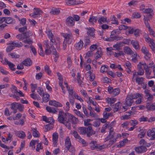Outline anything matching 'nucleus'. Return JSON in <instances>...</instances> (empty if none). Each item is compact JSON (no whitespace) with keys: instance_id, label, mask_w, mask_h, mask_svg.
<instances>
[{"instance_id":"nucleus-47","label":"nucleus","mask_w":155,"mask_h":155,"mask_svg":"<svg viewBox=\"0 0 155 155\" xmlns=\"http://www.w3.org/2000/svg\"><path fill=\"white\" fill-rule=\"evenodd\" d=\"M5 19V21L6 24H9L12 23L13 19L11 17H4Z\"/></svg>"},{"instance_id":"nucleus-9","label":"nucleus","mask_w":155,"mask_h":155,"mask_svg":"<svg viewBox=\"0 0 155 155\" xmlns=\"http://www.w3.org/2000/svg\"><path fill=\"white\" fill-rule=\"evenodd\" d=\"M135 150L137 153H140L145 152L147 150V149L145 147L141 146L135 147Z\"/></svg>"},{"instance_id":"nucleus-55","label":"nucleus","mask_w":155,"mask_h":155,"mask_svg":"<svg viewBox=\"0 0 155 155\" xmlns=\"http://www.w3.org/2000/svg\"><path fill=\"white\" fill-rule=\"evenodd\" d=\"M146 132L147 131L145 130H142L140 133L139 134V137L140 138L143 137L145 135Z\"/></svg>"},{"instance_id":"nucleus-32","label":"nucleus","mask_w":155,"mask_h":155,"mask_svg":"<svg viewBox=\"0 0 155 155\" xmlns=\"http://www.w3.org/2000/svg\"><path fill=\"white\" fill-rule=\"evenodd\" d=\"M120 90L118 88H117L113 90L111 94L114 97L118 95L120 93Z\"/></svg>"},{"instance_id":"nucleus-17","label":"nucleus","mask_w":155,"mask_h":155,"mask_svg":"<svg viewBox=\"0 0 155 155\" xmlns=\"http://www.w3.org/2000/svg\"><path fill=\"white\" fill-rule=\"evenodd\" d=\"M134 102L133 100L131 97V96L128 95L126 99V104L127 106H130Z\"/></svg>"},{"instance_id":"nucleus-63","label":"nucleus","mask_w":155,"mask_h":155,"mask_svg":"<svg viewBox=\"0 0 155 155\" xmlns=\"http://www.w3.org/2000/svg\"><path fill=\"white\" fill-rule=\"evenodd\" d=\"M37 92L41 96H42V95H43V94H44L43 90L40 87H38V88Z\"/></svg>"},{"instance_id":"nucleus-59","label":"nucleus","mask_w":155,"mask_h":155,"mask_svg":"<svg viewBox=\"0 0 155 155\" xmlns=\"http://www.w3.org/2000/svg\"><path fill=\"white\" fill-rule=\"evenodd\" d=\"M18 104L16 102H14L12 103L11 105V108L12 110H14L17 109V105Z\"/></svg>"},{"instance_id":"nucleus-23","label":"nucleus","mask_w":155,"mask_h":155,"mask_svg":"<svg viewBox=\"0 0 155 155\" xmlns=\"http://www.w3.org/2000/svg\"><path fill=\"white\" fill-rule=\"evenodd\" d=\"M131 43L132 44L133 47L136 49H139V45L138 41L137 40H132L131 41Z\"/></svg>"},{"instance_id":"nucleus-41","label":"nucleus","mask_w":155,"mask_h":155,"mask_svg":"<svg viewBox=\"0 0 155 155\" xmlns=\"http://www.w3.org/2000/svg\"><path fill=\"white\" fill-rule=\"evenodd\" d=\"M43 101L45 102H48L49 100L50 95L48 94H43Z\"/></svg>"},{"instance_id":"nucleus-62","label":"nucleus","mask_w":155,"mask_h":155,"mask_svg":"<svg viewBox=\"0 0 155 155\" xmlns=\"http://www.w3.org/2000/svg\"><path fill=\"white\" fill-rule=\"evenodd\" d=\"M50 83V82L48 81H47L46 82L45 84H46V88L48 91H51L52 88L49 85V84Z\"/></svg>"},{"instance_id":"nucleus-31","label":"nucleus","mask_w":155,"mask_h":155,"mask_svg":"<svg viewBox=\"0 0 155 155\" xmlns=\"http://www.w3.org/2000/svg\"><path fill=\"white\" fill-rule=\"evenodd\" d=\"M143 97V95L142 94L136 93V94H134L131 96V97L132 99H136L138 97H140L142 98Z\"/></svg>"},{"instance_id":"nucleus-25","label":"nucleus","mask_w":155,"mask_h":155,"mask_svg":"<svg viewBox=\"0 0 155 155\" xmlns=\"http://www.w3.org/2000/svg\"><path fill=\"white\" fill-rule=\"evenodd\" d=\"M83 42L81 40L76 44V48L77 50H80L82 48L83 45Z\"/></svg>"},{"instance_id":"nucleus-7","label":"nucleus","mask_w":155,"mask_h":155,"mask_svg":"<svg viewBox=\"0 0 155 155\" xmlns=\"http://www.w3.org/2000/svg\"><path fill=\"white\" fill-rule=\"evenodd\" d=\"M128 33L130 34H133L134 33L135 36L137 37L140 35V31L138 29H134L133 28H130L128 31Z\"/></svg>"},{"instance_id":"nucleus-21","label":"nucleus","mask_w":155,"mask_h":155,"mask_svg":"<svg viewBox=\"0 0 155 155\" xmlns=\"http://www.w3.org/2000/svg\"><path fill=\"white\" fill-rule=\"evenodd\" d=\"M94 55L95 56V58L96 59L101 58L102 56V54L101 48H99L98 49L97 51L95 53Z\"/></svg>"},{"instance_id":"nucleus-4","label":"nucleus","mask_w":155,"mask_h":155,"mask_svg":"<svg viewBox=\"0 0 155 155\" xmlns=\"http://www.w3.org/2000/svg\"><path fill=\"white\" fill-rule=\"evenodd\" d=\"M32 35V33L30 31L19 34L16 36V38L20 41L23 40L25 38H29Z\"/></svg>"},{"instance_id":"nucleus-11","label":"nucleus","mask_w":155,"mask_h":155,"mask_svg":"<svg viewBox=\"0 0 155 155\" xmlns=\"http://www.w3.org/2000/svg\"><path fill=\"white\" fill-rule=\"evenodd\" d=\"M66 24L69 26H72L74 24V21L73 17L69 16L66 19Z\"/></svg>"},{"instance_id":"nucleus-16","label":"nucleus","mask_w":155,"mask_h":155,"mask_svg":"<svg viewBox=\"0 0 155 155\" xmlns=\"http://www.w3.org/2000/svg\"><path fill=\"white\" fill-rule=\"evenodd\" d=\"M58 135L57 133H54L52 135V141L54 147L57 146V143Z\"/></svg>"},{"instance_id":"nucleus-64","label":"nucleus","mask_w":155,"mask_h":155,"mask_svg":"<svg viewBox=\"0 0 155 155\" xmlns=\"http://www.w3.org/2000/svg\"><path fill=\"white\" fill-rule=\"evenodd\" d=\"M93 55L92 51H89L86 54V55L85 57V58H88L92 56Z\"/></svg>"},{"instance_id":"nucleus-56","label":"nucleus","mask_w":155,"mask_h":155,"mask_svg":"<svg viewBox=\"0 0 155 155\" xmlns=\"http://www.w3.org/2000/svg\"><path fill=\"white\" fill-rule=\"evenodd\" d=\"M72 134L75 138L78 139V140H79L81 137L79 135L77 132L75 130H74L73 131Z\"/></svg>"},{"instance_id":"nucleus-44","label":"nucleus","mask_w":155,"mask_h":155,"mask_svg":"<svg viewBox=\"0 0 155 155\" xmlns=\"http://www.w3.org/2000/svg\"><path fill=\"white\" fill-rule=\"evenodd\" d=\"M68 5H74L78 4L75 0H68L67 2H66Z\"/></svg>"},{"instance_id":"nucleus-35","label":"nucleus","mask_w":155,"mask_h":155,"mask_svg":"<svg viewBox=\"0 0 155 155\" xmlns=\"http://www.w3.org/2000/svg\"><path fill=\"white\" fill-rule=\"evenodd\" d=\"M90 42L91 40L90 38H89V37L88 36L86 37L85 38V43L84 44V47L86 48L87 46L88 45H90Z\"/></svg>"},{"instance_id":"nucleus-30","label":"nucleus","mask_w":155,"mask_h":155,"mask_svg":"<svg viewBox=\"0 0 155 155\" xmlns=\"http://www.w3.org/2000/svg\"><path fill=\"white\" fill-rule=\"evenodd\" d=\"M5 17H0V28L1 29H3L4 28L7 26V25L5 24H2V23L3 22L5 21Z\"/></svg>"},{"instance_id":"nucleus-34","label":"nucleus","mask_w":155,"mask_h":155,"mask_svg":"<svg viewBox=\"0 0 155 155\" xmlns=\"http://www.w3.org/2000/svg\"><path fill=\"white\" fill-rule=\"evenodd\" d=\"M87 128L85 127H80L79 128V133L81 134L85 135L86 133Z\"/></svg>"},{"instance_id":"nucleus-43","label":"nucleus","mask_w":155,"mask_h":155,"mask_svg":"<svg viewBox=\"0 0 155 155\" xmlns=\"http://www.w3.org/2000/svg\"><path fill=\"white\" fill-rule=\"evenodd\" d=\"M132 111H130L128 112H127L126 113L128 114V115H124L122 116L121 117L122 119L123 120H127L130 118V116L131 115Z\"/></svg>"},{"instance_id":"nucleus-27","label":"nucleus","mask_w":155,"mask_h":155,"mask_svg":"<svg viewBox=\"0 0 155 155\" xmlns=\"http://www.w3.org/2000/svg\"><path fill=\"white\" fill-rule=\"evenodd\" d=\"M138 71L137 72V75H142L144 74V70L141 65H137Z\"/></svg>"},{"instance_id":"nucleus-6","label":"nucleus","mask_w":155,"mask_h":155,"mask_svg":"<svg viewBox=\"0 0 155 155\" xmlns=\"http://www.w3.org/2000/svg\"><path fill=\"white\" fill-rule=\"evenodd\" d=\"M42 12L39 8H35L34 9L33 12L30 14V15L34 18H35L38 16L40 15V13Z\"/></svg>"},{"instance_id":"nucleus-57","label":"nucleus","mask_w":155,"mask_h":155,"mask_svg":"<svg viewBox=\"0 0 155 155\" xmlns=\"http://www.w3.org/2000/svg\"><path fill=\"white\" fill-rule=\"evenodd\" d=\"M133 54L132 55V58L131 59V60L133 62L136 63L137 62V53H133Z\"/></svg>"},{"instance_id":"nucleus-29","label":"nucleus","mask_w":155,"mask_h":155,"mask_svg":"<svg viewBox=\"0 0 155 155\" xmlns=\"http://www.w3.org/2000/svg\"><path fill=\"white\" fill-rule=\"evenodd\" d=\"M124 52L127 54L131 55L133 54V52L131 49L128 47H125L124 48Z\"/></svg>"},{"instance_id":"nucleus-49","label":"nucleus","mask_w":155,"mask_h":155,"mask_svg":"<svg viewBox=\"0 0 155 155\" xmlns=\"http://www.w3.org/2000/svg\"><path fill=\"white\" fill-rule=\"evenodd\" d=\"M145 71L146 73V77L147 78H152V77H150L149 76L150 75L151 71L150 70L149 68L146 69L145 70Z\"/></svg>"},{"instance_id":"nucleus-1","label":"nucleus","mask_w":155,"mask_h":155,"mask_svg":"<svg viewBox=\"0 0 155 155\" xmlns=\"http://www.w3.org/2000/svg\"><path fill=\"white\" fill-rule=\"evenodd\" d=\"M58 119L60 123L64 124L69 130L71 128V123L76 124L79 122L78 118L68 113H64L62 110L59 111Z\"/></svg>"},{"instance_id":"nucleus-5","label":"nucleus","mask_w":155,"mask_h":155,"mask_svg":"<svg viewBox=\"0 0 155 155\" xmlns=\"http://www.w3.org/2000/svg\"><path fill=\"white\" fill-rule=\"evenodd\" d=\"M62 36L64 39V41L68 43V44H71L73 40V36L71 33H62L61 34Z\"/></svg>"},{"instance_id":"nucleus-2","label":"nucleus","mask_w":155,"mask_h":155,"mask_svg":"<svg viewBox=\"0 0 155 155\" xmlns=\"http://www.w3.org/2000/svg\"><path fill=\"white\" fill-rule=\"evenodd\" d=\"M47 33L48 38L50 40L51 42H52V44H51V46H50L48 43V40L46 41L44 44L46 48L45 51V53L46 55H48L52 53V54L55 56L54 61L55 62H56L59 58V54L57 51L56 48L53 46V43L56 42L55 40L51 30H48L47 32Z\"/></svg>"},{"instance_id":"nucleus-37","label":"nucleus","mask_w":155,"mask_h":155,"mask_svg":"<svg viewBox=\"0 0 155 155\" xmlns=\"http://www.w3.org/2000/svg\"><path fill=\"white\" fill-rule=\"evenodd\" d=\"M60 12V10L59 8H53L50 13L51 14L56 15H58Z\"/></svg>"},{"instance_id":"nucleus-50","label":"nucleus","mask_w":155,"mask_h":155,"mask_svg":"<svg viewBox=\"0 0 155 155\" xmlns=\"http://www.w3.org/2000/svg\"><path fill=\"white\" fill-rule=\"evenodd\" d=\"M78 141L79 142L82 143L84 146H87L88 145V143L81 137L78 140Z\"/></svg>"},{"instance_id":"nucleus-54","label":"nucleus","mask_w":155,"mask_h":155,"mask_svg":"<svg viewBox=\"0 0 155 155\" xmlns=\"http://www.w3.org/2000/svg\"><path fill=\"white\" fill-rule=\"evenodd\" d=\"M132 16L134 18H138L141 17V15L139 13L134 12Z\"/></svg>"},{"instance_id":"nucleus-53","label":"nucleus","mask_w":155,"mask_h":155,"mask_svg":"<svg viewBox=\"0 0 155 155\" xmlns=\"http://www.w3.org/2000/svg\"><path fill=\"white\" fill-rule=\"evenodd\" d=\"M144 20L145 24L146 27L148 28V29L150 28V25L148 22V19L147 17H144Z\"/></svg>"},{"instance_id":"nucleus-38","label":"nucleus","mask_w":155,"mask_h":155,"mask_svg":"<svg viewBox=\"0 0 155 155\" xmlns=\"http://www.w3.org/2000/svg\"><path fill=\"white\" fill-rule=\"evenodd\" d=\"M17 136L21 139H23L25 137V134L24 132L21 131L18 132Z\"/></svg>"},{"instance_id":"nucleus-45","label":"nucleus","mask_w":155,"mask_h":155,"mask_svg":"<svg viewBox=\"0 0 155 155\" xmlns=\"http://www.w3.org/2000/svg\"><path fill=\"white\" fill-rule=\"evenodd\" d=\"M109 123V122H107L105 124H104L101 130V132L102 133H103L105 132V129L107 128H109V126H108Z\"/></svg>"},{"instance_id":"nucleus-12","label":"nucleus","mask_w":155,"mask_h":155,"mask_svg":"<svg viewBox=\"0 0 155 155\" xmlns=\"http://www.w3.org/2000/svg\"><path fill=\"white\" fill-rule=\"evenodd\" d=\"M95 134V132L93 131L91 127L88 126L87 128L86 134L88 137H90L92 135Z\"/></svg>"},{"instance_id":"nucleus-33","label":"nucleus","mask_w":155,"mask_h":155,"mask_svg":"<svg viewBox=\"0 0 155 155\" xmlns=\"http://www.w3.org/2000/svg\"><path fill=\"white\" fill-rule=\"evenodd\" d=\"M12 44L18 48L21 47L23 45L21 42H19L18 41H14L12 43Z\"/></svg>"},{"instance_id":"nucleus-19","label":"nucleus","mask_w":155,"mask_h":155,"mask_svg":"<svg viewBox=\"0 0 155 155\" xmlns=\"http://www.w3.org/2000/svg\"><path fill=\"white\" fill-rule=\"evenodd\" d=\"M88 31L87 33L88 35H89L91 36L94 37V32L95 31V29L93 28H89L87 29Z\"/></svg>"},{"instance_id":"nucleus-13","label":"nucleus","mask_w":155,"mask_h":155,"mask_svg":"<svg viewBox=\"0 0 155 155\" xmlns=\"http://www.w3.org/2000/svg\"><path fill=\"white\" fill-rule=\"evenodd\" d=\"M49 103L50 105L54 106L56 107L62 106V104L61 103L55 101L50 100Z\"/></svg>"},{"instance_id":"nucleus-24","label":"nucleus","mask_w":155,"mask_h":155,"mask_svg":"<svg viewBox=\"0 0 155 155\" xmlns=\"http://www.w3.org/2000/svg\"><path fill=\"white\" fill-rule=\"evenodd\" d=\"M146 107L148 110L153 111L155 110V103L146 105Z\"/></svg>"},{"instance_id":"nucleus-26","label":"nucleus","mask_w":155,"mask_h":155,"mask_svg":"<svg viewBox=\"0 0 155 155\" xmlns=\"http://www.w3.org/2000/svg\"><path fill=\"white\" fill-rule=\"evenodd\" d=\"M65 145L67 148H69V147L71 145V141L69 137H67L65 142Z\"/></svg>"},{"instance_id":"nucleus-14","label":"nucleus","mask_w":155,"mask_h":155,"mask_svg":"<svg viewBox=\"0 0 155 155\" xmlns=\"http://www.w3.org/2000/svg\"><path fill=\"white\" fill-rule=\"evenodd\" d=\"M42 118L43 121L47 123H50V124H52L54 123V121L52 117L47 118L46 116H42Z\"/></svg>"},{"instance_id":"nucleus-39","label":"nucleus","mask_w":155,"mask_h":155,"mask_svg":"<svg viewBox=\"0 0 155 155\" xmlns=\"http://www.w3.org/2000/svg\"><path fill=\"white\" fill-rule=\"evenodd\" d=\"M144 78L142 77H137L136 78V81L138 84H141L143 83Z\"/></svg>"},{"instance_id":"nucleus-15","label":"nucleus","mask_w":155,"mask_h":155,"mask_svg":"<svg viewBox=\"0 0 155 155\" xmlns=\"http://www.w3.org/2000/svg\"><path fill=\"white\" fill-rule=\"evenodd\" d=\"M46 108L48 112L53 114H55L58 112V110L57 107H52L49 106L47 107Z\"/></svg>"},{"instance_id":"nucleus-3","label":"nucleus","mask_w":155,"mask_h":155,"mask_svg":"<svg viewBox=\"0 0 155 155\" xmlns=\"http://www.w3.org/2000/svg\"><path fill=\"white\" fill-rule=\"evenodd\" d=\"M121 137V136L120 134L111 133V134H109L105 138V139L106 141L110 140L109 141V143L108 144V145L109 146H110L116 142L118 138Z\"/></svg>"},{"instance_id":"nucleus-40","label":"nucleus","mask_w":155,"mask_h":155,"mask_svg":"<svg viewBox=\"0 0 155 155\" xmlns=\"http://www.w3.org/2000/svg\"><path fill=\"white\" fill-rule=\"evenodd\" d=\"M22 41L24 43L27 44L29 45L32 44L33 42L31 38H25Z\"/></svg>"},{"instance_id":"nucleus-58","label":"nucleus","mask_w":155,"mask_h":155,"mask_svg":"<svg viewBox=\"0 0 155 155\" xmlns=\"http://www.w3.org/2000/svg\"><path fill=\"white\" fill-rule=\"evenodd\" d=\"M141 51L145 55L149 53L148 50L145 47H143L142 48Z\"/></svg>"},{"instance_id":"nucleus-48","label":"nucleus","mask_w":155,"mask_h":155,"mask_svg":"<svg viewBox=\"0 0 155 155\" xmlns=\"http://www.w3.org/2000/svg\"><path fill=\"white\" fill-rule=\"evenodd\" d=\"M18 31L20 33H24L26 32L27 30V28L26 26L19 28L18 29Z\"/></svg>"},{"instance_id":"nucleus-60","label":"nucleus","mask_w":155,"mask_h":155,"mask_svg":"<svg viewBox=\"0 0 155 155\" xmlns=\"http://www.w3.org/2000/svg\"><path fill=\"white\" fill-rule=\"evenodd\" d=\"M24 108V106L20 104H19L17 105V109H18L20 112L23 111Z\"/></svg>"},{"instance_id":"nucleus-42","label":"nucleus","mask_w":155,"mask_h":155,"mask_svg":"<svg viewBox=\"0 0 155 155\" xmlns=\"http://www.w3.org/2000/svg\"><path fill=\"white\" fill-rule=\"evenodd\" d=\"M107 17L104 18L103 16L101 17L98 20V22L100 24H102V22L104 23L107 21Z\"/></svg>"},{"instance_id":"nucleus-36","label":"nucleus","mask_w":155,"mask_h":155,"mask_svg":"<svg viewBox=\"0 0 155 155\" xmlns=\"http://www.w3.org/2000/svg\"><path fill=\"white\" fill-rule=\"evenodd\" d=\"M32 134L34 137H38L40 136L39 132L35 128L32 129Z\"/></svg>"},{"instance_id":"nucleus-61","label":"nucleus","mask_w":155,"mask_h":155,"mask_svg":"<svg viewBox=\"0 0 155 155\" xmlns=\"http://www.w3.org/2000/svg\"><path fill=\"white\" fill-rule=\"evenodd\" d=\"M75 114L78 116L82 118H84L85 116L82 113H81V112L77 110H75Z\"/></svg>"},{"instance_id":"nucleus-46","label":"nucleus","mask_w":155,"mask_h":155,"mask_svg":"<svg viewBox=\"0 0 155 155\" xmlns=\"http://www.w3.org/2000/svg\"><path fill=\"white\" fill-rule=\"evenodd\" d=\"M130 28H131V27H128L123 25H120L118 27L119 29L120 30H124L128 29V31L129 30V29H130Z\"/></svg>"},{"instance_id":"nucleus-52","label":"nucleus","mask_w":155,"mask_h":155,"mask_svg":"<svg viewBox=\"0 0 155 155\" xmlns=\"http://www.w3.org/2000/svg\"><path fill=\"white\" fill-rule=\"evenodd\" d=\"M91 71H89L87 73V74H88L90 76L89 80L90 81H92L94 80L95 77L94 75H91Z\"/></svg>"},{"instance_id":"nucleus-10","label":"nucleus","mask_w":155,"mask_h":155,"mask_svg":"<svg viewBox=\"0 0 155 155\" xmlns=\"http://www.w3.org/2000/svg\"><path fill=\"white\" fill-rule=\"evenodd\" d=\"M147 135L149 137H151V140L155 139V128H153L151 130H149L147 132Z\"/></svg>"},{"instance_id":"nucleus-51","label":"nucleus","mask_w":155,"mask_h":155,"mask_svg":"<svg viewBox=\"0 0 155 155\" xmlns=\"http://www.w3.org/2000/svg\"><path fill=\"white\" fill-rule=\"evenodd\" d=\"M53 126L52 124H47L45 126V132H47L48 130H50L53 128Z\"/></svg>"},{"instance_id":"nucleus-20","label":"nucleus","mask_w":155,"mask_h":155,"mask_svg":"<svg viewBox=\"0 0 155 155\" xmlns=\"http://www.w3.org/2000/svg\"><path fill=\"white\" fill-rule=\"evenodd\" d=\"M22 63L25 66H30L31 65L32 62L30 58H27L23 61Z\"/></svg>"},{"instance_id":"nucleus-18","label":"nucleus","mask_w":155,"mask_h":155,"mask_svg":"<svg viewBox=\"0 0 155 155\" xmlns=\"http://www.w3.org/2000/svg\"><path fill=\"white\" fill-rule=\"evenodd\" d=\"M145 93V97L148 100H151L153 98V96L150 93V91L147 90H145L144 91Z\"/></svg>"},{"instance_id":"nucleus-22","label":"nucleus","mask_w":155,"mask_h":155,"mask_svg":"<svg viewBox=\"0 0 155 155\" xmlns=\"http://www.w3.org/2000/svg\"><path fill=\"white\" fill-rule=\"evenodd\" d=\"M97 17L93 16H91L89 19V21L93 25L94 23L97 22Z\"/></svg>"},{"instance_id":"nucleus-28","label":"nucleus","mask_w":155,"mask_h":155,"mask_svg":"<svg viewBox=\"0 0 155 155\" xmlns=\"http://www.w3.org/2000/svg\"><path fill=\"white\" fill-rule=\"evenodd\" d=\"M122 37H119L118 36L110 35V39H111V41H117L121 40L123 38Z\"/></svg>"},{"instance_id":"nucleus-8","label":"nucleus","mask_w":155,"mask_h":155,"mask_svg":"<svg viewBox=\"0 0 155 155\" xmlns=\"http://www.w3.org/2000/svg\"><path fill=\"white\" fill-rule=\"evenodd\" d=\"M89 146L91 149L93 150L95 149L101 150L102 148V147L100 146L99 147L97 146V142L96 141H92L89 143Z\"/></svg>"}]
</instances>
